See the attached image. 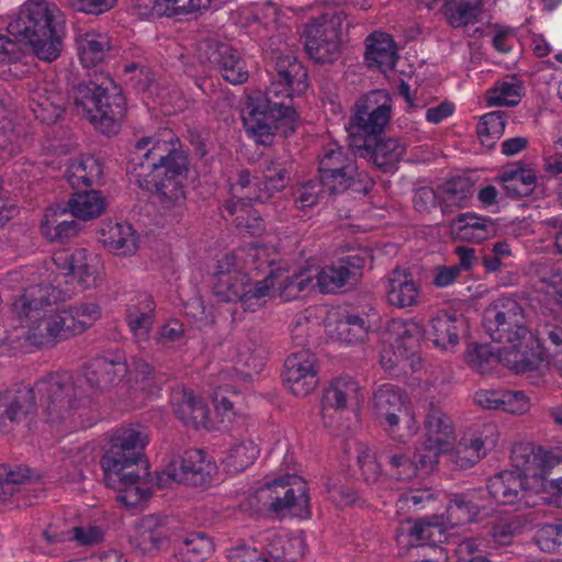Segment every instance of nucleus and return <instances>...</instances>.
Returning <instances> with one entry per match:
<instances>
[{"instance_id": "obj_1", "label": "nucleus", "mask_w": 562, "mask_h": 562, "mask_svg": "<svg viewBox=\"0 0 562 562\" xmlns=\"http://www.w3.org/2000/svg\"><path fill=\"white\" fill-rule=\"evenodd\" d=\"M271 81L265 91L256 90L247 95L241 109V121L247 134L267 145L277 131L283 136L293 133L297 113L285 99L300 95L308 88L307 70L295 56L280 54L270 61Z\"/></svg>"}, {"instance_id": "obj_2", "label": "nucleus", "mask_w": 562, "mask_h": 562, "mask_svg": "<svg viewBox=\"0 0 562 562\" xmlns=\"http://www.w3.org/2000/svg\"><path fill=\"white\" fill-rule=\"evenodd\" d=\"M122 357H98L83 374L55 372L36 383L46 419L52 425L70 422L75 412L90 405L104 390L117 385L126 375Z\"/></svg>"}, {"instance_id": "obj_3", "label": "nucleus", "mask_w": 562, "mask_h": 562, "mask_svg": "<svg viewBox=\"0 0 562 562\" xmlns=\"http://www.w3.org/2000/svg\"><path fill=\"white\" fill-rule=\"evenodd\" d=\"M188 155L171 132L166 138L143 137L131 151L127 172L139 188L155 194L166 210L181 207L187 196L183 179L188 172Z\"/></svg>"}, {"instance_id": "obj_4", "label": "nucleus", "mask_w": 562, "mask_h": 562, "mask_svg": "<svg viewBox=\"0 0 562 562\" xmlns=\"http://www.w3.org/2000/svg\"><path fill=\"white\" fill-rule=\"evenodd\" d=\"M54 293L50 286L34 285L12 304V312L27 328L26 340L35 347H54L85 333L83 323L75 319L68 307L54 306Z\"/></svg>"}, {"instance_id": "obj_5", "label": "nucleus", "mask_w": 562, "mask_h": 562, "mask_svg": "<svg viewBox=\"0 0 562 562\" xmlns=\"http://www.w3.org/2000/svg\"><path fill=\"white\" fill-rule=\"evenodd\" d=\"M147 441L143 432L126 429L111 440L100 461L105 484L116 490L119 499L128 507L150 496L149 488L144 486V480L150 475L143 452Z\"/></svg>"}, {"instance_id": "obj_6", "label": "nucleus", "mask_w": 562, "mask_h": 562, "mask_svg": "<svg viewBox=\"0 0 562 562\" xmlns=\"http://www.w3.org/2000/svg\"><path fill=\"white\" fill-rule=\"evenodd\" d=\"M483 327L492 340L505 344L499 349V359L509 369L524 373L537 368L539 357L527 344L531 333L518 302L508 297L496 300L484 311Z\"/></svg>"}, {"instance_id": "obj_7", "label": "nucleus", "mask_w": 562, "mask_h": 562, "mask_svg": "<svg viewBox=\"0 0 562 562\" xmlns=\"http://www.w3.org/2000/svg\"><path fill=\"white\" fill-rule=\"evenodd\" d=\"M8 33L30 45L47 63L56 60L64 47L65 23L58 7L47 0H27L8 26Z\"/></svg>"}, {"instance_id": "obj_8", "label": "nucleus", "mask_w": 562, "mask_h": 562, "mask_svg": "<svg viewBox=\"0 0 562 562\" xmlns=\"http://www.w3.org/2000/svg\"><path fill=\"white\" fill-rule=\"evenodd\" d=\"M553 451L530 443H518L512 449L510 459L517 471H503L487 480L488 496L499 505L521 504L531 506L535 496L529 486V476L548 481Z\"/></svg>"}, {"instance_id": "obj_9", "label": "nucleus", "mask_w": 562, "mask_h": 562, "mask_svg": "<svg viewBox=\"0 0 562 562\" xmlns=\"http://www.w3.org/2000/svg\"><path fill=\"white\" fill-rule=\"evenodd\" d=\"M70 98L81 114L103 134H116L127 112L126 98L110 77L98 75L74 86Z\"/></svg>"}, {"instance_id": "obj_10", "label": "nucleus", "mask_w": 562, "mask_h": 562, "mask_svg": "<svg viewBox=\"0 0 562 562\" xmlns=\"http://www.w3.org/2000/svg\"><path fill=\"white\" fill-rule=\"evenodd\" d=\"M344 24L348 30L350 22L347 20V14L334 12L324 13L305 25L304 48L314 63L323 65L338 59Z\"/></svg>"}, {"instance_id": "obj_11", "label": "nucleus", "mask_w": 562, "mask_h": 562, "mask_svg": "<svg viewBox=\"0 0 562 562\" xmlns=\"http://www.w3.org/2000/svg\"><path fill=\"white\" fill-rule=\"evenodd\" d=\"M307 491L304 480L296 475H288L261 486L259 497L263 502V506L277 516L291 514L307 518L311 515Z\"/></svg>"}, {"instance_id": "obj_12", "label": "nucleus", "mask_w": 562, "mask_h": 562, "mask_svg": "<svg viewBox=\"0 0 562 562\" xmlns=\"http://www.w3.org/2000/svg\"><path fill=\"white\" fill-rule=\"evenodd\" d=\"M392 100L385 90H372L356 103L353 124L366 136L381 135L390 122Z\"/></svg>"}, {"instance_id": "obj_13", "label": "nucleus", "mask_w": 562, "mask_h": 562, "mask_svg": "<svg viewBox=\"0 0 562 562\" xmlns=\"http://www.w3.org/2000/svg\"><path fill=\"white\" fill-rule=\"evenodd\" d=\"M379 136L353 134V154L372 161L382 171L390 172L402 160L406 145L396 138L381 139Z\"/></svg>"}, {"instance_id": "obj_14", "label": "nucleus", "mask_w": 562, "mask_h": 562, "mask_svg": "<svg viewBox=\"0 0 562 562\" xmlns=\"http://www.w3.org/2000/svg\"><path fill=\"white\" fill-rule=\"evenodd\" d=\"M36 397L32 387L18 385L0 392V431L31 420L36 414Z\"/></svg>"}, {"instance_id": "obj_15", "label": "nucleus", "mask_w": 562, "mask_h": 562, "mask_svg": "<svg viewBox=\"0 0 562 562\" xmlns=\"http://www.w3.org/2000/svg\"><path fill=\"white\" fill-rule=\"evenodd\" d=\"M209 480L202 450L189 449L172 459L164 473L157 474L156 484L159 488L167 486L171 481L191 486H202Z\"/></svg>"}, {"instance_id": "obj_16", "label": "nucleus", "mask_w": 562, "mask_h": 562, "mask_svg": "<svg viewBox=\"0 0 562 562\" xmlns=\"http://www.w3.org/2000/svg\"><path fill=\"white\" fill-rule=\"evenodd\" d=\"M337 146L328 149L318 164V178L324 190L329 194L346 192L351 187V175L349 170V148Z\"/></svg>"}, {"instance_id": "obj_17", "label": "nucleus", "mask_w": 562, "mask_h": 562, "mask_svg": "<svg viewBox=\"0 0 562 562\" xmlns=\"http://www.w3.org/2000/svg\"><path fill=\"white\" fill-rule=\"evenodd\" d=\"M316 356L307 349L291 353L284 362V382L296 396H306L318 384Z\"/></svg>"}, {"instance_id": "obj_18", "label": "nucleus", "mask_w": 562, "mask_h": 562, "mask_svg": "<svg viewBox=\"0 0 562 562\" xmlns=\"http://www.w3.org/2000/svg\"><path fill=\"white\" fill-rule=\"evenodd\" d=\"M372 407L376 418L387 425L390 436L404 441L402 436L395 435L400 422L409 417L400 387L389 383L378 387L372 396Z\"/></svg>"}, {"instance_id": "obj_19", "label": "nucleus", "mask_w": 562, "mask_h": 562, "mask_svg": "<svg viewBox=\"0 0 562 562\" xmlns=\"http://www.w3.org/2000/svg\"><path fill=\"white\" fill-rule=\"evenodd\" d=\"M171 536L166 517L147 515L136 524L134 543L142 552L155 555L170 547Z\"/></svg>"}, {"instance_id": "obj_20", "label": "nucleus", "mask_w": 562, "mask_h": 562, "mask_svg": "<svg viewBox=\"0 0 562 562\" xmlns=\"http://www.w3.org/2000/svg\"><path fill=\"white\" fill-rule=\"evenodd\" d=\"M204 44L207 60L221 71L226 81L233 85L247 81L249 74L246 63L235 48L213 40H209Z\"/></svg>"}, {"instance_id": "obj_21", "label": "nucleus", "mask_w": 562, "mask_h": 562, "mask_svg": "<svg viewBox=\"0 0 562 562\" xmlns=\"http://www.w3.org/2000/svg\"><path fill=\"white\" fill-rule=\"evenodd\" d=\"M420 292V284L407 269L396 267L386 277L385 296L387 303L394 307L416 306Z\"/></svg>"}, {"instance_id": "obj_22", "label": "nucleus", "mask_w": 562, "mask_h": 562, "mask_svg": "<svg viewBox=\"0 0 562 562\" xmlns=\"http://www.w3.org/2000/svg\"><path fill=\"white\" fill-rule=\"evenodd\" d=\"M385 329L394 348V363L412 360L414 366L422 337L420 326L414 322L395 318L387 322Z\"/></svg>"}, {"instance_id": "obj_23", "label": "nucleus", "mask_w": 562, "mask_h": 562, "mask_svg": "<svg viewBox=\"0 0 562 562\" xmlns=\"http://www.w3.org/2000/svg\"><path fill=\"white\" fill-rule=\"evenodd\" d=\"M485 488L469 490L449 496L447 515L453 526L464 525L476 520L481 510L486 509Z\"/></svg>"}, {"instance_id": "obj_24", "label": "nucleus", "mask_w": 562, "mask_h": 562, "mask_svg": "<svg viewBox=\"0 0 562 562\" xmlns=\"http://www.w3.org/2000/svg\"><path fill=\"white\" fill-rule=\"evenodd\" d=\"M397 59L396 45L391 35L373 32L367 36L364 60L369 68L386 72L395 68Z\"/></svg>"}, {"instance_id": "obj_25", "label": "nucleus", "mask_w": 562, "mask_h": 562, "mask_svg": "<svg viewBox=\"0 0 562 562\" xmlns=\"http://www.w3.org/2000/svg\"><path fill=\"white\" fill-rule=\"evenodd\" d=\"M448 25L453 29L475 24L483 12V0H434Z\"/></svg>"}, {"instance_id": "obj_26", "label": "nucleus", "mask_w": 562, "mask_h": 562, "mask_svg": "<svg viewBox=\"0 0 562 562\" xmlns=\"http://www.w3.org/2000/svg\"><path fill=\"white\" fill-rule=\"evenodd\" d=\"M100 240L116 256L134 255L138 248V236L128 223H106L101 228Z\"/></svg>"}, {"instance_id": "obj_27", "label": "nucleus", "mask_w": 562, "mask_h": 562, "mask_svg": "<svg viewBox=\"0 0 562 562\" xmlns=\"http://www.w3.org/2000/svg\"><path fill=\"white\" fill-rule=\"evenodd\" d=\"M31 109L38 121L54 124L65 111V99L60 92L43 85L32 91Z\"/></svg>"}, {"instance_id": "obj_28", "label": "nucleus", "mask_w": 562, "mask_h": 562, "mask_svg": "<svg viewBox=\"0 0 562 562\" xmlns=\"http://www.w3.org/2000/svg\"><path fill=\"white\" fill-rule=\"evenodd\" d=\"M67 209L48 207L41 222L42 235L52 243H67L79 233V223L76 220H66Z\"/></svg>"}, {"instance_id": "obj_29", "label": "nucleus", "mask_w": 562, "mask_h": 562, "mask_svg": "<svg viewBox=\"0 0 562 562\" xmlns=\"http://www.w3.org/2000/svg\"><path fill=\"white\" fill-rule=\"evenodd\" d=\"M425 429V442L429 446L438 447L447 451V448L454 439V428L450 417L432 402L429 403Z\"/></svg>"}, {"instance_id": "obj_30", "label": "nucleus", "mask_w": 562, "mask_h": 562, "mask_svg": "<svg viewBox=\"0 0 562 562\" xmlns=\"http://www.w3.org/2000/svg\"><path fill=\"white\" fill-rule=\"evenodd\" d=\"M497 179L503 183L506 195L512 199L530 195L537 186L536 172L525 168L521 162L505 168Z\"/></svg>"}, {"instance_id": "obj_31", "label": "nucleus", "mask_w": 562, "mask_h": 562, "mask_svg": "<svg viewBox=\"0 0 562 562\" xmlns=\"http://www.w3.org/2000/svg\"><path fill=\"white\" fill-rule=\"evenodd\" d=\"M463 325V321L454 314H438L430 319L427 335L435 346L449 349L458 345Z\"/></svg>"}, {"instance_id": "obj_32", "label": "nucleus", "mask_w": 562, "mask_h": 562, "mask_svg": "<svg viewBox=\"0 0 562 562\" xmlns=\"http://www.w3.org/2000/svg\"><path fill=\"white\" fill-rule=\"evenodd\" d=\"M535 336L541 348L551 351L555 357L562 353V315L542 314L538 319ZM555 362L562 369V359H557Z\"/></svg>"}, {"instance_id": "obj_33", "label": "nucleus", "mask_w": 562, "mask_h": 562, "mask_svg": "<svg viewBox=\"0 0 562 562\" xmlns=\"http://www.w3.org/2000/svg\"><path fill=\"white\" fill-rule=\"evenodd\" d=\"M457 231L462 239L480 244L496 234L495 222L486 216H480L476 213L459 214L454 221Z\"/></svg>"}, {"instance_id": "obj_34", "label": "nucleus", "mask_w": 562, "mask_h": 562, "mask_svg": "<svg viewBox=\"0 0 562 562\" xmlns=\"http://www.w3.org/2000/svg\"><path fill=\"white\" fill-rule=\"evenodd\" d=\"M351 392V378L348 374H341L331 380L328 387L324 391L322 398V418L326 427H330V411L340 412L348 407V398Z\"/></svg>"}, {"instance_id": "obj_35", "label": "nucleus", "mask_w": 562, "mask_h": 562, "mask_svg": "<svg viewBox=\"0 0 562 562\" xmlns=\"http://www.w3.org/2000/svg\"><path fill=\"white\" fill-rule=\"evenodd\" d=\"M439 204L442 214H450L453 207H463L473 194V183L464 177H456L438 186Z\"/></svg>"}, {"instance_id": "obj_36", "label": "nucleus", "mask_w": 562, "mask_h": 562, "mask_svg": "<svg viewBox=\"0 0 562 562\" xmlns=\"http://www.w3.org/2000/svg\"><path fill=\"white\" fill-rule=\"evenodd\" d=\"M103 169L92 156H80L69 161L66 178L74 189L89 188L99 182Z\"/></svg>"}, {"instance_id": "obj_37", "label": "nucleus", "mask_w": 562, "mask_h": 562, "mask_svg": "<svg viewBox=\"0 0 562 562\" xmlns=\"http://www.w3.org/2000/svg\"><path fill=\"white\" fill-rule=\"evenodd\" d=\"M175 415L186 425L198 428L207 419L206 404L194 396L192 391H182L173 398Z\"/></svg>"}, {"instance_id": "obj_38", "label": "nucleus", "mask_w": 562, "mask_h": 562, "mask_svg": "<svg viewBox=\"0 0 562 562\" xmlns=\"http://www.w3.org/2000/svg\"><path fill=\"white\" fill-rule=\"evenodd\" d=\"M72 216L88 221L99 217L105 210V200L100 191L82 190L72 193L66 207Z\"/></svg>"}, {"instance_id": "obj_39", "label": "nucleus", "mask_w": 562, "mask_h": 562, "mask_svg": "<svg viewBox=\"0 0 562 562\" xmlns=\"http://www.w3.org/2000/svg\"><path fill=\"white\" fill-rule=\"evenodd\" d=\"M213 542L202 533L192 532L176 540L175 558L181 562H203L213 552Z\"/></svg>"}, {"instance_id": "obj_40", "label": "nucleus", "mask_w": 562, "mask_h": 562, "mask_svg": "<svg viewBox=\"0 0 562 562\" xmlns=\"http://www.w3.org/2000/svg\"><path fill=\"white\" fill-rule=\"evenodd\" d=\"M262 551L270 560L294 562L301 555L296 539H290L276 531H267L262 536Z\"/></svg>"}, {"instance_id": "obj_41", "label": "nucleus", "mask_w": 562, "mask_h": 562, "mask_svg": "<svg viewBox=\"0 0 562 562\" xmlns=\"http://www.w3.org/2000/svg\"><path fill=\"white\" fill-rule=\"evenodd\" d=\"M357 300L356 312L353 313V336L356 334V340L364 342L374 327L378 325L379 315L373 307V295L371 292H366L361 297Z\"/></svg>"}, {"instance_id": "obj_42", "label": "nucleus", "mask_w": 562, "mask_h": 562, "mask_svg": "<svg viewBox=\"0 0 562 562\" xmlns=\"http://www.w3.org/2000/svg\"><path fill=\"white\" fill-rule=\"evenodd\" d=\"M110 49V42L105 35L86 33L79 41V56L87 68L101 64Z\"/></svg>"}, {"instance_id": "obj_43", "label": "nucleus", "mask_w": 562, "mask_h": 562, "mask_svg": "<svg viewBox=\"0 0 562 562\" xmlns=\"http://www.w3.org/2000/svg\"><path fill=\"white\" fill-rule=\"evenodd\" d=\"M100 273V261L97 255L88 252L86 249H75L74 268L70 274L78 283L85 288H91L97 284Z\"/></svg>"}, {"instance_id": "obj_44", "label": "nucleus", "mask_w": 562, "mask_h": 562, "mask_svg": "<svg viewBox=\"0 0 562 562\" xmlns=\"http://www.w3.org/2000/svg\"><path fill=\"white\" fill-rule=\"evenodd\" d=\"M349 276V268L345 260L340 259L337 265L324 267L313 276L316 282H312V289L317 288L322 293H335L345 285Z\"/></svg>"}, {"instance_id": "obj_45", "label": "nucleus", "mask_w": 562, "mask_h": 562, "mask_svg": "<svg viewBox=\"0 0 562 562\" xmlns=\"http://www.w3.org/2000/svg\"><path fill=\"white\" fill-rule=\"evenodd\" d=\"M408 537V543L412 547L435 544L441 542L445 537L442 526L438 522L428 520L408 521L406 528H403Z\"/></svg>"}, {"instance_id": "obj_46", "label": "nucleus", "mask_w": 562, "mask_h": 562, "mask_svg": "<svg viewBox=\"0 0 562 562\" xmlns=\"http://www.w3.org/2000/svg\"><path fill=\"white\" fill-rule=\"evenodd\" d=\"M292 165L279 158L262 162V179L272 193L282 191L291 180Z\"/></svg>"}, {"instance_id": "obj_47", "label": "nucleus", "mask_w": 562, "mask_h": 562, "mask_svg": "<svg viewBox=\"0 0 562 562\" xmlns=\"http://www.w3.org/2000/svg\"><path fill=\"white\" fill-rule=\"evenodd\" d=\"M274 283L277 282L279 295L286 301L295 299L301 292L312 288L314 277L310 270H302L291 276L281 272H274Z\"/></svg>"}, {"instance_id": "obj_48", "label": "nucleus", "mask_w": 562, "mask_h": 562, "mask_svg": "<svg viewBox=\"0 0 562 562\" xmlns=\"http://www.w3.org/2000/svg\"><path fill=\"white\" fill-rule=\"evenodd\" d=\"M325 327L333 341L346 345L351 341V313L347 307L331 311L327 315Z\"/></svg>"}, {"instance_id": "obj_49", "label": "nucleus", "mask_w": 562, "mask_h": 562, "mask_svg": "<svg viewBox=\"0 0 562 562\" xmlns=\"http://www.w3.org/2000/svg\"><path fill=\"white\" fill-rule=\"evenodd\" d=\"M522 90L521 82L515 78L510 81H498L488 91L487 102L490 105L515 106L522 98Z\"/></svg>"}, {"instance_id": "obj_50", "label": "nucleus", "mask_w": 562, "mask_h": 562, "mask_svg": "<svg viewBox=\"0 0 562 562\" xmlns=\"http://www.w3.org/2000/svg\"><path fill=\"white\" fill-rule=\"evenodd\" d=\"M506 126L505 113L495 111L484 114L477 124L476 133L481 143L492 148L495 139H498L504 133Z\"/></svg>"}, {"instance_id": "obj_51", "label": "nucleus", "mask_w": 562, "mask_h": 562, "mask_svg": "<svg viewBox=\"0 0 562 562\" xmlns=\"http://www.w3.org/2000/svg\"><path fill=\"white\" fill-rule=\"evenodd\" d=\"M32 473L33 471L25 465L11 468L0 464V502L12 496L16 491V485L30 481Z\"/></svg>"}, {"instance_id": "obj_52", "label": "nucleus", "mask_w": 562, "mask_h": 562, "mask_svg": "<svg viewBox=\"0 0 562 562\" xmlns=\"http://www.w3.org/2000/svg\"><path fill=\"white\" fill-rule=\"evenodd\" d=\"M259 454V448L251 439L241 440L234 445L227 456V464L234 471L240 472L252 464Z\"/></svg>"}, {"instance_id": "obj_53", "label": "nucleus", "mask_w": 562, "mask_h": 562, "mask_svg": "<svg viewBox=\"0 0 562 562\" xmlns=\"http://www.w3.org/2000/svg\"><path fill=\"white\" fill-rule=\"evenodd\" d=\"M535 541L540 550L549 553L562 551V519L542 525L535 535Z\"/></svg>"}, {"instance_id": "obj_54", "label": "nucleus", "mask_w": 562, "mask_h": 562, "mask_svg": "<svg viewBox=\"0 0 562 562\" xmlns=\"http://www.w3.org/2000/svg\"><path fill=\"white\" fill-rule=\"evenodd\" d=\"M357 451L360 479L368 484L375 483L381 474V467L376 461L375 453L364 443H358Z\"/></svg>"}, {"instance_id": "obj_55", "label": "nucleus", "mask_w": 562, "mask_h": 562, "mask_svg": "<svg viewBox=\"0 0 562 562\" xmlns=\"http://www.w3.org/2000/svg\"><path fill=\"white\" fill-rule=\"evenodd\" d=\"M126 322L137 342L147 341L153 328L155 316H143L137 312L126 310Z\"/></svg>"}, {"instance_id": "obj_56", "label": "nucleus", "mask_w": 562, "mask_h": 562, "mask_svg": "<svg viewBox=\"0 0 562 562\" xmlns=\"http://www.w3.org/2000/svg\"><path fill=\"white\" fill-rule=\"evenodd\" d=\"M445 451L446 450H442L438 447L429 446L424 441L423 448L418 449L412 459L415 468V474L417 471H423L425 473L431 472L438 463L439 454Z\"/></svg>"}, {"instance_id": "obj_57", "label": "nucleus", "mask_w": 562, "mask_h": 562, "mask_svg": "<svg viewBox=\"0 0 562 562\" xmlns=\"http://www.w3.org/2000/svg\"><path fill=\"white\" fill-rule=\"evenodd\" d=\"M529 407L527 396L520 391L501 390L499 409L510 414H524Z\"/></svg>"}, {"instance_id": "obj_58", "label": "nucleus", "mask_w": 562, "mask_h": 562, "mask_svg": "<svg viewBox=\"0 0 562 562\" xmlns=\"http://www.w3.org/2000/svg\"><path fill=\"white\" fill-rule=\"evenodd\" d=\"M323 191L325 190L319 178L318 180H310L295 192V202L300 204V209L312 207L317 204Z\"/></svg>"}, {"instance_id": "obj_59", "label": "nucleus", "mask_w": 562, "mask_h": 562, "mask_svg": "<svg viewBox=\"0 0 562 562\" xmlns=\"http://www.w3.org/2000/svg\"><path fill=\"white\" fill-rule=\"evenodd\" d=\"M481 541L473 538L462 540L457 547V562H493L479 549Z\"/></svg>"}, {"instance_id": "obj_60", "label": "nucleus", "mask_w": 562, "mask_h": 562, "mask_svg": "<svg viewBox=\"0 0 562 562\" xmlns=\"http://www.w3.org/2000/svg\"><path fill=\"white\" fill-rule=\"evenodd\" d=\"M74 318L85 325V331L100 317V306L93 302H80L68 307Z\"/></svg>"}, {"instance_id": "obj_61", "label": "nucleus", "mask_w": 562, "mask_h": 562, "mask_svg": "<svg viewBox=\"0 0 562 562\" xmlns=\"http://www.w3.org/2000/svg\"><path fill=\"white\" fill-rule=\"evenodd\" d=\"M231 562H271L262 550L243 543L233 548L229 552Z\"/></svg>"}, {"instance_id": "obj_62", "label": "nucleus", "mask_w": 562, "mask_h": 562, "mask_svg": "<svg viewBox=\"0 0 562 562\" xmlns=\"http://www.w3.org/2000/svg\"><path fill=\"white\" fill-rule=\"evenodd\" d=\"M311 319L304 313L295 316L291 327L292 341L299 347H305L310 342L311 338Z\"/></svg>"}, {"instance_id": "obj_63", "label": "nucleus", "mask_w": 562, "mask_h": 562, "mask_svg": "<svg viewBox=\"0 0 562 562\" xmlns=\"http://www.w3.org/2000/svg\"><path fill=\"white\" fill-rule=\"evenodd\" d=\"M493 359V352L490 350L488 346L484 345L474 347L467 355L468 364L480 373H484L488 370L490 362Z\"/></svg>"}, {"instance_id": "obj_64", "label": "nucleus", "mask_w": 562, "mask_h": 562, "mask_svg": "<svg viewBox=\"0 0 562 562\" xmlns=\"http://www.w3.org/2000/svg\"><path fill=\"white\" fill-rule=\"evenodd\" d=\"M414 206L420 213H429L439 203L438 189L420 187L414 194Z\"/></svg>"}]
</instances>
